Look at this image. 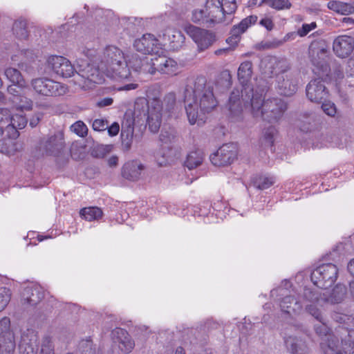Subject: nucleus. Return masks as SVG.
Listing matches in <instances>:
<instances>
[{
    "instance_id": "obj_28",
    "label": "nucleus",
    "mask_w": 354,
    "mask_h": 354,
    "mask_svg": "<svg viewBox=\"0 0 354 354\" xmlns=\"http://www.w3.org/2000/svg\"><path fill=\"white\" fill-rule=\"evenodd\" d=\"M127 60L129 68H131L138 72L149 73L147 69L149 67L152 68V58L149 59L147 57L141 58L138 55L133 53L128 55Z\"/></svg>"
},
{
    "instance_id": "obj_52",
    "label": "nucleus",
    "mask_w": 354,
    "mask_h": 354,
    "mask_svg": "<svg viewBox=\"0 0 354 354\" xmlns=\"http://www.w3.org/2000/svg\"><path fill=\"white\" fill-rule=\"evenodd\" d=\"M317 28L316 22H311L310 24H303L301 27L298 28L297 34L301 37L306 36L310 31L315 30Z\"/></svg>"
},
{
    "instance_id": "obj_60",
    "label": "nucleus",
    "mask_w": 354,
    "mask_h": 354,
    "mask_svg": "<svg viewBox=\"0 0 354 354\" xmlns=\"http://www.w3.org/2000/svg\"><path fill=\"white\" fill-rule=\"evenodd\" d=\"M174 139V136L167 131H161L160 135V140L163 143L171 142Z\"/></svg>"
},
{
    "instance_id": "obj_34",
    "label": "nucleus",
    "mask_w": 354,
    "mask_h": 354,
    "mask_svg": "<svg viewBox=\"0 0 354 354\" xmlns=\"http://www.w3.org/2000/svg\"><path fill=\"white\" fill-rule=\"evenodd\" d=\"M287 348L292 354H304L302 352L306 348L305 342L295 337L290 336L285 339Z\"/></svg>"
},
{
    "instance_id": "obj_18",
    "label": "nucleus",
    "mask_w": 354,
    "mask_h": 354,
    "mask_svg": "<svg viewBox=\"0 0 354 354\" xmlns=\"http://www.w3.org/2000/svg\"><path fill=\"white\" fill-rule=\"evenodd\" d=\"M37 342L38 333L36 330L32 328L24 330L19 346V354H36Z\"/></svg>"
},
{
    "instance_id": "obj_44",
    "label": "nucleus",
    "mask_w": 354,
    "mask_h": 354,
    "mask_svg": "<svg viewBox=\"0 0 354 354\" xmlns=\"http://www.w3.org/2000/svg\"><path fill=\"white\" fill-rule=\"evenodd\" d=\"M266 5L277 10H288L292 6L288 0H261L259 6Z\"/></svg>"
},
{
    "instance_id": "obj_38",
    "label": "nucleus",
    "mask_w": 354,
    "mask_h": 354,
    "mask_svg": "<svg viewBox=\"0 0 354 354\" xmlns=\"http://www.w3.org/2000/svg\"><path fill=\"white\" fill-rule=\"evenodd\" d=\"M333 319L337 323L343 324L346 326V329H343L340 334L342 336H344L342 339H344V335H342L343 330H349L351 332V329L349 328H353L354 330V315H348L346 314L334 313L332 315Z\"/></svg>"
},
{
    "instance_id": "obj_53",
    "label": "nucleus",
    "mask_w": 354,
    "mask_h": 354,
    "mask_svg": "<svg viewBox=\"0 0 354 354\" xmlns=\"http://www.w3.org/2000/svg\"><path fill=\"white\" fill-rule=\"evenodd\" d=\"M221 3L223 4L225 15H231L236 10L237 6L236 0H222Z\"/></svg>"
},
{
    "instance_id": "obj_8",
    "label": "nucleus",
    "mask_w": 354,
    "mask_h": 354,
    "mask_svg": "<svg viewBox=\"0 0 354 354\" xmlns=\"http://www.w3.org/2000/svg\"><path fill=\"white\" fill-rule=\"evenodd\" d=\"M27 119L22 114L11 115L8 109H0V136L3 133L9 138H16L19 136L17 129L24 128Z\"/></svg>"
},
{
    "instance_id": "obj_63",
    "label": "nucleus",
    "mask_w": 354,
    "mask_h": 354,
    "mask_svg": "<svg viewBox=\"0 0 354 354\" xmlns=\"http://www.w3.org/2000/svg\"><path fill=\"white\" fill-rule=\"evenodd\" d=\"M113 100L111 97H104L97 102L99 107H105L110 106L113 104Z\"/></svg>"
},
{
    "instance_id": "obj_15",
    "label": "nucleus",
    "mask_w": 354,
    "mask_h": 354,
    "mask_svg": "<svg viewBox=\"0 0 354 354\" xmlns=\"http://www.w3.org/2000/svg\"><path fill=\"white\" fill-rule=\"evenodd\" d=\"M238 149L236 144L228 143L221 146L210 156V160L215 166H226L232 164L237 157Z\"/></svg>"
},
{
    "instance_id": "obj_6",
    "label": "nucleus",
    "mask_w": 354,
    "mask_h": 354,
    "mask_svg": "<svg viewBox=\"0 0 354 354\" xmlns=\"http://www.w3.org/2000/svg\"><path fill=\"white\" fill-rule=\"evenodd\" d=\"M320 324L315 326V333L321 337V348L324 354H343L342 337L340 334L345 327L339 326L335 333H331L330 328L324 322L323 316L322 319L318 320Z\"/></svg>"
},
{
    "instance_id": "obj_51",
    "label": "nucleus",
    "mask_w": 354,
    "mask_h": 354,
    "mask_svg": "<svg viewBox=\"0 0 354 354\" xmlns=\"http://www.w3.org/2000/svg\"><path fill=\"white\" fill-rule=\"evenodd\" d=\"M33 53L30 50H21L19 54H14L11 57V59L14 62H18L22 61L24 59H32V58Z\"/></svg>"
},
{
    "instance_id": "obj_36",
    "label": "nucleus",
    "mask_w": 354,
    "mask_h": 354,
    "mask_svg": "<svg viewBox=\"0 0 354 354\" xmlns=\"http://www.w3.org/2000/svg\"><path fill=\"white\" fill-rule=\"evenodd\" d=\"M351 330H343L344 339H342L343 354H354V330L353 328H349Z\"/></svg>"
},
{
    "instance_id": "obj_11",
    "label": "nucleus",
    "mask_w": 354,
    "mask_h": 354,
    "mask_svg": "<svg viewBox=\"0 0 354 354\" xmlns=\"http://www.w3.org/2000/svg\"><path fill=\"white\" fill-rule=\"evenodd\" d=\"M33 90L39 95L44 96H57L66 93V86L60 82L47 77L34 78L30 82Z\"/></svg>"
},
{
    "instance_id": "obj_32",
    "label": "nucleus",
    "mask_w": 354,
    "mask_h": 354,
    "mask_svg": "<svg viewBox=\"0 0 354 354\" xmlns=\"http://www.w3.org/2000/svg\"><path fill=\"white\" fill-rule=\"evenodd\" d=\"M327 8L341 15L354 14V3H346L340 1H330Z\"/></svg>"
},
{
    "instance_id": "obj_48",
    "label": "nucleus",
    "mask_w": 354,
    "mask_h": 354,
    "mask_svg": "<svg viewBox=\"0 0 354 354\" xmlns=\"http://www.w3.org/2000/svg\"><path fill=\"white\" fill-rule=\"evenodd\" d=\"M11 292L6 287L0 288V311L3 310L10 300Z\"/></svg>"
},
{
    "instance_id": "obj_1",
    "label": "nucleus",
    "mask_w": 354,
    "mask_h": 354,
    "mask_svg": "<svg viewBox=\"0 0 354 354\" xmlns=\"http://www.w3.org/2000/svg\"><path fill=\"white\" fill-rule=\"evenodd\" d=\"M78 71L75 76V83L84 90L93 89L95 84L104 82V73L108 77L122 81L131 75L127 57L121 49L115 46H106L97 67L93 64L77 62Z\"/></svg>"
},
{
    "instance_id": "obj_45",
    "label": "nucleus",
    "mask_w": 354,
    "mask_h": 354,
    "mask_svg": "<svg viewBox=\"0 0 354 354\" xmlns=\"http://www.w3.org/2000/svg\"><path fill=\"white\" fill-rule=\"evenodd\" d=\"M39 354H55V345L52 337L50 335L43 337L40 344Z\"/></svg>"
},
{
    "instance_id": "obj_9",
    "label": "nucleus",
    "mask_w": 354,
    "mask_h": 354,
    "mask_svg": "<svg viewBox=\"0 0 354 354\" xmlns=\"http://www.w3.org/2000/svg\"><path fill=\"white\" fill-rule=\"evenodd\" d=\"M287 290L284 288L279 287L277 289L271 291V295L273 297L275 294H279L283 296L280 301V308L283 313L290 315H299L303 309V306L306 307V301L304 297V292L301 296L296 297V292L292 290L289 295H286Z\"/></svg>"
},
{
    "instance_id": "obj_54",
    "label": "nucleus",
    "mask_w": 354,
    "mask_h": 354,
    "mask_svg": "<svg viewBox=\"0 0 354 354\" xmlns=\"http://www.w3.org/2000/svg\"><path fill=\"white\" fill-rule=\"evenodd\" d=\"M331 77L337 82H341L343 79L346 77L345 68H343L340 66H335L331 72Z\"/></svg>"
},
{
    "instance_id": "obj_58",
    "label": "nucleus",
    "mask_w": 354,
    "mask_h": 354,
    "mask_svg": "<svg viewBox=\"0 0 354 354\" xmlns=\"http://www.w3.org/2000/svg\"><path fill=\"white\" fill-rule=\"evenodd\" d=\"M345 73L347 78H354V59L348 60L345 67Z\"/></svg>"
},
{
    "instance_id": "obj_5",
    "label": "nucleus",
    "mask_w": 354,
    "mask_h": 354,
    "mask_svg": "<svg viewBox=\"0 0 354 354\" xmlns=\"http://www.w3.org/2000/svg\"><path fill=\"white\" fill-rule=\"evenodd\" d=\"M346 296V288L342 284H337L329 295L324 292L314 291L309 288L304 289V297L308 302L306 311L317 320L322 319V307L325 304H339L344 300Z\"/></svg>"
},
{
    "instance_id": "obj_37",
    "label": "nucleus",
    "mask_w": 354,
    "mask_h": 354,
    "mask_svg": "<svg viewBox=\"0 0 354 354\" xmlns=\"http://www.w3.org/2000/svg\"><path fill=\"white\" fill-rule=\"evenodd\" d=\"M256 15H251L243 19L239 24L235 25L232 28L233 35L235 36H240L243 34L250 26L254 24L257 21Z\"/></svg>"
},
{
    "instance_id": "obj_42",
    "label": "nucleus",
    "mask_w": 354,
    "mask_h": 354,
    "mask_svg": "<svg viewBox=\"0 0 354 354\" xmlns=\"http://www.w3.org/2000/svg\"><path fill=\"white\" fill-rule=\"evenodd\" d=\"M203 153L200 151H195L190 152L187 155L185 164V166L189 169H192L197 167L200 165H201V163L203 162Z\"/></svg>"
},
{
    "instance_id": "obj_14",
    "label": "nucleus",
    "mask_w": 354,
    "mask_h": 354,
    "mask_svg": "<svg viewBox=\"0 0 354 354\" xmlns=\"http://www.w3.org/2000/svg\"><path fill=\"white\" fill-rule=\"evenodd\" d=\"M15 349V340L10 330V320L4 317L0 320V354H13Z\"/></svg>"
},
{
    "instance_id": "obj_19",
    "label": "nucleus",
    "mask_w": 354,
    "mask_h": 354,
    "mask_svg": "<svg viewBox=\"0 0 354 354\" xmlns=\"http://www.w3.org/2000/svg\"><path fill=\"white\" fill-rule=\"evenodd\" d=\"M112 337L123 353H130L135 346V342L127 331L123 328H116L112 331Z\"/></svg>"
},
{
    "instance_id": "obj_3",
    "label": "nucleus",
    "mask_w": 354,
    "mask_h": 354,
    "mask_svg": "<svg viewBox=\"0 0 354 354\" xmlns=\"http://www.w3.org/2000/svg\"><path fill=\"white\" fill-rule=\"evenodd\" d=\"M261 67L266 76L276 77L275 89L279 94L292 96L298 88L297 75L288 71V64L286 60L278 59L274 57H268L262 59Z\"/></svg>"
},
{
    "instance_id": "obj_62",
    "label": "nucleus",
    "mask_w": 354,
    "mask_h": 354,
    "mask_svg": "<svg viewBox=\"0 0 354 354\" xmlns=\"http://www.w3.org/2000/svg\"><path fill=\"white\" fill-rule=\"evenodd\" d=\"M138 88V84L137 83H129V84H127L122 86H120V87H118L117 88V90L118 91H131V90H135L136 88Z\"/></svg>"
},
{
    "instance_id": "obj_41",
    "label": "nucleus",
    "mask_w": 354,
    "mask_h": 354,
    "mask_svg": "<svg viewBox=\"0 0 354 354\" xmlns=\"http://www.w3.org/2000/svg\"><path fill=\"white\" fill-rule=\"evenodd\" d=\"M102 214V209L97 207H84L80 210V215L88 221L98 220Z\"/></svg>"
},
{
    "instance_id": "obj_35",
    "label": "nucleus",
    "mask_w": 354,
    "mask_h": 354,
    "mask_svg": "<svg viewBox=\"0 0 354 354\" xmlns=\"http://www.w3.org/2000/svg\"><path fill=\"white\" fill-rule=\"evenodd\" d=\"M241 103L239 91H233L229 98V109L233 116L238 115L242 111Z\"/></svg>"
},
{
    "instance_id": "obj_23",
    "label": "nucleus",
    "mask_w": 354,
    "mask_h": 354,
    "mask_svg": "<svg viewBox=\"0 0 354 354\" xmlns=\"http://www.w3.org/2000/svg\"><path fill=\"white\" fill-rule=\"evenodd\" d=\"M205 8L212 25L221 23L225 20V15L220 0H206Z\"/></svg>"
},
{
    "instance_id": "obj_59",
    "label": "nucleus",
    "mask_w": 354,
    "mask_h": 354,
    "mask_svg": "<svg viewBox=\"0 0 354 354\" xmlns=\"http://www.w3.org/2000/svg\"><path fill=\"white\" fill-rule=\"evenodd\" d=\"M260 25L263 26L267 30H272L274 28V23L271 18L265 17L261 19Z\"/></svg>"
},
{
    "instance_id": "obj_2",
    "label": "nucleus",
    "mask_w": 354,
    "mask_h": 354,
    "mask_svg": "<svg viewBox=\"0 0 354 354\" xmlns=\"http://www.w3.org/2000/svg\"><path fill=\"white\" fill-rule=\"evenodd\" d=\"M185 109L190 124L205 122V114L212 111L218 104L213 87L206 84L202 90H186L184 97Z\"/></svg>"
},
{
    "instance_id": "obj_24",
    "label": "nucleus",
    "mask_w": 354,
    "mask_h": 354,
    "mask_svg": "<svg viewBox=\"0 0 354 354\" xmlns=\"http://www.w3.org/2000/svg\"><path fill=\"white\" fill-rule=\"evenodd\" d=\"M44 298L42 288L37 283H30L24 289L22 299L24 303L30 306H35Z\"/></svg>"
},
{
    "instance_id": "obj_12",
    "label": "nucleus",
    "mask_w": 354,
    "mask_h": 354,
    "mask_svg": "<svg viewBox=\"0 0 354 354\" xmlns=\"http://www.w3.org/2000/svg\"><path fill=\"white\" fill-rule=\"evenodd\" d=\"M179 64L174 58L167 56L161 51L152 58V68H148L149 74L154 75L156 72L169 76H174L179 72Z\"/></svg>"
},
{
    "instance_id": "obj_55",
    "label": "nucleus",
    "mask_w": 354,
    "mask_h": 354,
    "mask_svg": "<svg viewBox=\"0 0 354 354\" xmlns=\"http://www.w3.org/2000/svg\"><path fill=\"white\" fill-rule=\"evenodd\" d=\"M322 109L326 115L330 117H334L337 113L336 106L330 101L324 102L322 105Z\"/></svg>"
},
{
    "instance_id": "obj_31",
    "label": "nucleus",
    "mask_w": 354,
    "mask_h": 354,
    "mask_svg": "<svg viewBox=\"0 0 354 354\" xmlns=\"http://www.w3.org/2000/svg\"><path fill=\"white\" fill-rule=\"evenodd\" d=\"M4 74L7 79L12 83L11 86H16L17 87V90H24L28 88L27 82L18 69L12 67H8L5 69Z\"/></svg>"
},
{
    "instance_id": "obj_30",
    "label": "nucleus",
    "mask_w": 354,
    "mask_h": 354,
    "mask_svg": "<svg viewBox=\"0 0 354 354\" xmlns=\"http://www.w3.org/2000/svg\"><path fill=\"white\" fill-rule=\"evenodd\" d=\"M63 136L62 134L52 136L41 143V147L49 154H56L63 147Z\"/></svg>"
},
{
    "instance_id": "obj_25",
    "label": "nucleus",
    "mask_w": 354,
    "mask_h": 354,
    "mask_svg": "<svg viewBox=\"0 0 354 354\" xmlns=\"http://www.w3.org/2000/svg\"><path fill=\"white\" fill-rule=\"evenodd\" d=\"M23 90H17L16 86H9L8 92L12 95L10 100L17 109L29 111L32 108V101L21 94Z\"/></svg>"
},
{
    "instance_id": "obj_26",
    "label": "nucleus",
    "mask_w": 354,
    "mask_h": 354,
    "mask_svg": "<svg viewBox=\"0 0 354 354\" xmlns=\"http://www.w3.org/2000/svg\"><path fill=\"white\" fill-rule=\"evenodd\" d=\"M145 165L138 160L128 161L122 167V174L129 180H138L145 170Z\"/></svg>"
},
{
    "instance_id": "obj_64",
    "label": "nucleus",
    "mask_w": 354,
    "mask_h": 354,
    "mask_svg": "<svg viewBox=\"0 0 354 354\" xmlns=\"http://www.w3.org/2000/svg\"><path fill=\"white\" fill-rule=\"evenodd\" d=\"M42 115L41 113H36L30 120V125L32 127H35L37 125L39 120H41Z\"/></svg>"
},
{
    "instance_id": "obj_33",
    "label": "nucleus",
    "mask_w": 354,
    "mask_h": 354,
    "mask_svg": "<svg viewBox=\"0 0 354 354\" xmlns=\"http://www.w3.org/2000/svg\"><path fill=\"white\" fill-rule=\"evenodd\" d=\"M163 35L169 41L173 48L180 47L185 41V37L182 32L174 28L167 29Z\"/></svg>"
},
{
    "instance_id": "obj_22",
    "label": "nucleus",
    "mask_w": 354,
    "mask_h": 354,
    "mask_svg": "<svg viewBox=\"0 0 354 354\" xmlns=\"http://www.w3.org/2000/svg\"><path fill=\"white\" fill-rule=\"evenodd\" d=\"M309 56L313 64L322 65L328 57V50L324 41H313L309 46Z\"/></svg>"
},
{
    "instance_id": "obj_10",
    "label": "nucleus",
    "mask_w": 354,
    "mask_h": 354,
    "mask_svg": "<svg viewBox=\"0 0 354 354\" xmlns=\"http://www.w3.org/2000/svg\"><path fill=\"white\" fill-rule=\"evenodd\" d=\"M339 269L333 263H324L315 268L311 273V281L319 288H328L337 279Z\"/></svg>"
},
{
    "instance_id": "obj_47",
    "label": "nucleus",
    "mask_w": 354,
    "mask_h": 354,
    "mask_svg": "<svg viewBox=\"0 0 354 354\" xmlns=\"http://www.w3.org/2000/svg\"><path fill=\"white\" fill-rule=\"evenodd\" d=\"M277 133V129L272 126H270L266 129L263 131L262 136V138L265 144L270 146L272 145L274 142V138Z\"/></svg>"
},
{
    "instance_id": "obj_56",
    "label": "nucleus",
    "mask_w": 354,
    "mask_h": 354,
    "mask_svg": "<svg viewBox=\"0 0 354 354\" xmlns=\"http://www.w3.org/2000/svg\"><path fill=\"white\" fill-rule=\"evenodd\" d=\"M175 102L176 96L174 93H169L165 95L163 102L160 100V104H162V107L165 105V108L169 110L174 105Z\"/></svg>"
},
{
    "instance_id": "obj_16",
    "label": "nucleus",
    "mask_w": 354,
    "mask_h": 354,
    "mask_svg": "<svg viewBox=\"0 0 354 354\" xmlns=\"http://www.w3.org/2000/svg\"><path fill=\"white\" fill-rule=\"evenodd\" d=\"M46 66L56 75L65 78L71 77L75 72L71 62L60 55H50L46 59Z\"/></svg>"
},
{
    "instance_id": "obj_50",
    "label": "nucleus",
    "mask_w": 354,
    "mask_h": 354,
    "mask_svg": "<svg viewBox=\"0 0 354 354\" xmlns=\"http://www.w3.org/2000/svg\"><path fill=\"white\" fill-rule=\"evenodd\" d=\"M71 129L80 137H84L87 135L88 128L82 121H77L71 125Z\"/></svg>"
},
{
    "instance_id": "obj_27",
    "label": "nucleus",
    "mask_w": 354,
    "mask_h": 354,
    "mask_svg": "<svg viewBox=\"0 0 354 354\" xmlns=\"http://www.w3.org/2000/svg\"><path fill=\"white\" fill-rule=\"evenodd\" d=\"M134 122L131 118L126 119L122 124L121 139L122 149L125 151L130 150L133 138Z\"/></svg>"
},
{
    "instance_id": "obj_4",
    "label": "nucleus",
    "mask_w": 354,
    "mask_h": 354,
    "mask_svg": "<svg viewBox=\"0 0 354 354\" xmlns=\"http://www.w3.org/2000/svg\"><path fill=\"white\" fill-rule=\"evenodd\" d=\"M286 102L277 97L269 98L264 100L262 93L254 94L250 102L252 115L255 118H261L270 123L278 122L287 110Z\"/></svg>"
},
{
    "instance_id": "obj_29",
    "label": "nucleus",
    "mask_w": 354,
    "mask_h": 354,
    "mask_svg": "<svg viewBox=\"0 0 354 354\" xmlns=\"http://www.w3.org/2000/svg\"><path fill=\"white\" fill-rule=\"evenodd\" d=\"M252 75V64L249 61L241 63L238 68L237 75L240 83L243 85V89L241 91V97H243L244 93H247L248 90L252 92V89L248 86V83L250 80Z\"/></svg>"
},
{
    "instance_id": "obj_40",
    "label": "nucleus",
    "mask_w": 354,
    "mask_h": 354,
    "mask_svg": "<svg viewBox=\"0 0 354 354\" xmlns=\"http://www.w3.org/2000/svg\"><path fill=\"white\" fill-rule=\"evenodd\" d=\"M209 19L205 8H196L192 12L191 20L195 24L212 26Z\"/></svg>"
},
{
    "instance_id": "obj_57",
    "label": "nucleus",
    "mask_w": 354,
    "mask_h": 354,
    "mask_svg": "<svg viewBox=\"0 0 354 354\" xmlns=\"http://www.w3.org/2000/svg\"><path fill=\"white\" fill-rule=\"evenodd\" d=\"M92 127L95 131H104L108 128V122L104 119H95L93 122Z\"/></svg>"
},
{
    "instance_id": "obj_7",
    "label": "nucleus",
    "mask_w": 354,
    "mask_h": 354,
    "mask_svg": "<svg viewBox=\"0 0 354 354\" xmlns=\"http://www.w3.org/2000/svg\"><path fill=\"white\" fill-rule=\"evenodd\" d=\"M148 97L147 124L153 133L158 131L162 122V104L158 88H151L147 91Z\"/></svg>"
},
{
    "instance_id": "obj_43",
    "label": "nucleus",
    "mask_w": 354,
    "mask_h": 354,
    "mask_svg": "<svg viewBox=\"0 0 354 354\" xmlns=\"http://www.w3.org/2000/svg\"><path fill=\"white\" fill-rule=\"evenodd\" d=\"M350 248L351 243L349 241L339 243L330 252V258L333 261H338L342 257L347 254Z\"/></svg>"
},
{
    "instance_id": "obj_13",
    "label": "nucleus",
    "mask_w": 354,
    "mask_h": 354,
    "mask_svg": "<svg viewBox=\"0 0 354 354\" xmlns=\"http://www.w3.org/2000/svg\"><path fill=\"white\" fill-rule=\"evenodd\" d=\"M184 30L196 43L200 51L207 49L216 41L214 32L192 24L185 25Z\"/></svg>"
},
{
    "instance_id": "obj_61",
    "label": "nucleus",
    "mask_w": 354,
    "mask_h": 354,
    "mask_svg": "<svg viewBox=\"0 0 354 354\" xmlns=\"http://www.w3.org/2000/svg\"><path fill=\"white\" fill-rule=\"evenodd\" d=\"M108 133L110 136H116L120 131V125L118 122H113L110 127L107 128Z\"/></svg>"
},
{
    "instance_id": "obj_39",
    "label": "nucleus",
    "mask_w": 354,
    "mask_h": 354,
    "mask_svg": "<svg viewBox=\"0 0 354 354\" xmlns=\"http://www.w3.org/2000/svg\"><path fill=\"white\" fill-rule=\"evenodd\" d=\"M252 183L257 189H266L275 183V178L269 175H259L253 179Z\"/></svg>"
},
{
    "instance_id": "obj_46",
    "label": "nucleus",
    "mask_w": 354,
    "mask_h": 354,
    "mask_svg": "<svg viewBox=\"0 0 354 354\" xmlns=\"http://www.w3.org/2000/svg\"><path fill=\"white\" fill-rule=\"evenodd\" d=\"M80 348L82 354H101L98 346L91 339L82 340L80 342Z\"/></svg>"
},
{
    "instance_id": "obj_49",
    "label": "nucleus",
    "mask_w": 354,
    "mask_h": 354,
    "mask_svg": "<svg viewBox=\"0 0 354 354\" xmlns=\"http://www.w3.org/2000/svg\"><path fill=\"white\" fill-rule=\"evenodd\" d=\"M14 33L19 39H25L28 37V32L26 29V24L23 21H16L13 25Z\"/></svg>"
},
{
    "instance_id": "obj_20",
    "label": "nucleus",
    "mask_w": 354,
    "mask_h": 354,
    "mask_svg": "<svg viewBox=\"0 0 354 354\" xmlns=\"http://www.w3.org/2000/svg\"><path fill=\"white\" fill-rule=\"evenodd\" d=\"M306 96L313 102L319 103L328 96L324 82L319 79L311 80L306 86Z\"/></svg>"
},
{
    "instance_id": "obj_17",
    "label": "nucleus",
    "mask_w": 354,
    "mask_h": 354,
    "mask_svg": "<svg viewBox=\"0 0 354 354\" xmlns=\"http://www.w3.org/2000/svg\"><path fill=\"white\" fill-rule=\"evenodd\" d=\"M134 48L143 54L156 55L162 50V45L151 34H145L133 42Z\"/></svg>"
},
{
    "instance_id": "obj_21",
    "label": "nucleus",
    "mask_w": 354,
    "mask_h": 354,
    "mask_svg": "<svg viewBox=\"0 0 354 354\" xmlns=\"http://www.w3.org/2000/svg\"><path fill=\"white\" fill-rule=\"evenodd\" d=\"M354 48L353 37L348 35H340L335 39L333 49L335 54L340 57L345 58L351 55Z\"/></svg>"
}]
</instances>
